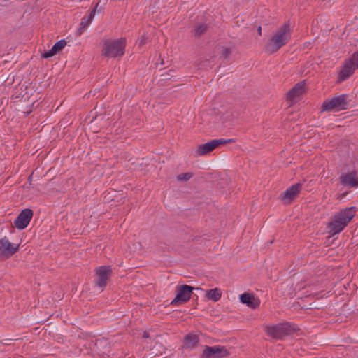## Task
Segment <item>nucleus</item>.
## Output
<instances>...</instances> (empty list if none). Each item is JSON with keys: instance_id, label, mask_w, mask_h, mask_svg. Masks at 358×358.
<instances>
[{"instance_id": "3", "label": "nucleus", "mask_w": 358, "mask_h": 358, "mask_svg": "<svg viewBox=\"0 0 358 358\" xmlns=\"http://www.w3.org/2000/svg\"><path fill=\"white\" fill-rule=\"evenodd\" d=\"M126 39L121 38L115 40L107 39L103 41L102 55L107 57H117L124 55Z\"/></svg>"}, {"instance_id": "24", "label": "nucleus", "mask_w": 358, "mask_h": 358, "mask_svg": "<svg viewBox=\"0 0 358 358\" xmlns=\"http://www.w3.org/2000/svg\"><path fill=\"white\" fill-rule=\"evenodd\" d=\"M231 54V50L229 48H223L222 49V57L224 59H227Z\"/></svg>"}, {"instance_id": "9", "label": "nucleus", "mask_w": 358, "mask_h": 358, "mask_svg": "<svg viewBox=\"0 0 358 358\" xmlns=\"http://www.w3.org/2000/svg\"><path fill=\"white\" fill-rule=\"evenodd\" d=\"M19 250V244L11 243L6 236L0 239V257L9 258Z\"/></svg>"}, {"instance_id": "23", "label": "nucleus", "mask_w": 358, "mask_h": 358, "mask_svg": "<svg viewBox=\"0 0 358 358\" xmlns=\"http://www.w3.org/2000/svg\"><path fill=\"white\" fill-rule=\"evenodd\" d=\"M348 62H352V64L357 69L358 68V50L352 55V57Z\"/></svg>"}, {"instance_id": "14", "label": "nucleus", "mask_w": 358, "mask_h": 358, "mask_svg": "<svg viewBox=\"0 0 358 358\" xmlns=\"http://www.w3.org/2000/svg\"><path fill=\"white\" fill-rule=\"evenodd\" d=\"M305 92V80L297 83L287 94V99L289 101L299 97Z\"/></svg>"}, {"instance_id": "19", "label": "nucleus", "mask_w": 358, "mask_h": 358, "mask_svg": "<svg viewBox=\"0 0 358 358\" xmlns=\"http://www.w3.org/2000/svg\"><path fill=\"white\" fill-rule=\"evenodd\" d=\"M199 338L197 335L189 334L184 338V345L186 348H194L199 343Z\"/></svg>"}, {"instance_id": "17", "label": "nucleus", "mask_w": 358, "mask_h": 358, "mask_svg": "<svg viewBox=\"0 0 358 358\" xmlns=\"http://www.w3.org/2000/svg\"><path fill=\"white\" fill-rule=\"evenodd\" d=\"M66 42L64 39L59 40L55 43V45L50 50L45 52L42 55V57L45 59L51 57L55 55L58 52L61 51L66 46Z\"/></svg>"}, {"instance_id": "5", "label": "nucleus", "mask_w": 358, "mask_h": 358, "mask_svg": "<svg viewBox=\"0 0 358 358\" xmlns=\"http://www.w3.org/2000/svg\"><path fill=\"white\" fill-rule=\"evenodd\" d=\"M297 330L295 325L289 322L280 323L276 325L267 326L266 331L267 334L275 339H282Z\"/></svg>"}, {"instance_id": "1", "label": "nucleus", "mask_w": 358, "mask_h": 358, "mask_svg": "<svg viewBox=\"0 0 358 358\" xmlns=\"http://www.w3.org/2000/svg\"><path fill=\"white\" fill-rule=\"evenodd\" d=\"M357 211V207L351 206L336 213L328 223L329 232L332 235L341 233L355 216Z\"/></svg>"}, {"instance_id": "26", "label": "nucleus", "mask_w": 358, "mask_h": 358, "mask_svg": "<svg viewBox=\"0 0 358 358\" xmlns=\"http://www.w3.org/2000/svg\"><path fill=\"white\" fill-rule=\"evenodd\" d=\"M257 32L259 36L262 35V27L260 26H259L257 28Z\"/></svg>"}, {"instance_id": "2", "label": "nucleus", "mask_w": 358, "mask_h": 358, "mask_svg": "<svg viewBox=\"0 0 358 358\" xmlns=\"http://www.w3.org/2000/svg\"><path fill=\"white\" fill-rule=\"evenodd\" d=\"M291 37V29L288 23H285L266 42L265 50L272 55L286 45Z\"/></svg>"}, {"instance_id": "12", "label": "nucleus", "mask_w": 358, "mask_h": 358, "mask_svg": "<svg viewBox=\"0 0 358 358\" xmlns=\"http://www.w3.org/2000/svg\"><path fill=\"white\" fill-rule=\"evenodd\" d=\"M229 355L227 349L224 346H208L205 347L203 355L206 358H222Z\"/></svg>"}, {"instance_id": "10", "label": "nucleus", "mask_w": 358, "mask_h": 358, "mask_svg": "<svg viewBox=\"0 0 358 358\" xmlns=\"http://www.w3.org/2000/svg\"><path fill=\"white\" fill-rule=\"evenodd\" d=\"M302 189L300 183H296L290 186L280 195V201L284 204H290L299 195Z\"/></svg>"}, {"instance_id": "21", "label": "nucleus", "mask_w": 358, "mask_h": 358, "mask_svg": "<svg viewBox=\"0 0 358 358\" xmlns=\"http://www.w3.org/2000/svg\"><path fill=\"white\" fill-rule=\"evenodd\" d=\"M208 29V25L205 23L196 24L194 28V34L196 37H200Z\"/></svg>"}, {"instance_id": "16", "label": "nucleus", "mask_w": 358, "mask_h": 358, "mask_svg": "<svg viewBox=\"0 0 358 358\" xmlns=\"http://www.w3.org/2000/svg\"><path fill=\"white\" fill-rule=\"evenodd\" d=\"M352 62H346L343 69L341 70L339 73V81H344L347 80L357 69L352 64Z\"/></svg>"}, {"instance_id": "25", "label": "nucleus", "mask_w": 358, "mask_h": 358, "mask_svg": "<svg viewBox=\"0 0 358 358\" xmlns=\"http://www.w3.org/2000/svg\"><path fill=\"white\" fill-rule=\"evenodd\" d=\"M148 37L145 35H143L139 41V46H142L147 43Z\"/></svg>"}, {"instance_id": "6", "label": "nucleus", "mask_w": 358, "mask_h": 358, "mask_svg": "<svg viewBox=\"0 0 358 358\" xmlns=\"http://www.w3.org/2000/svg\"><path fill=\"white\" fill-rule=\"evenodd\" d=\"M194 288L187 285H183L176 287V296L171 302L172 306L182 305L187 302L191 297V294Z\"/></svg>"}, {"instance_id": "20", "label": "nucleus", "mask_w": 358, "mask_h": 358, "mask_svg": "<svg viewBox=\"0 0 358 358\" xmlns=\"http://www.w3.org/2000/svg\"><path fill=\"white\" fill-rule=\"evenodd\" d=\"M222 292L218 288H214L208 290L206 293V296L208 299L215 302L219 301L221 298Z\"/></svg>"}, {"instance_id": "18", "label": "nucleus", "mask_w": 358, "mask_h": 358, "mask_svg": "<svg viewBox=\"0 0 358 358\" xmlns=\"http://www.w3.org/2000/svg\"><path fill=\"white\" fill-rule=\"evenodd\" d=\"M95 13L96 10H93L90 12V13L88 15H85L81 19L80 27L77 31L78 36H80L83 33V31L89 27V25L92 22V19L95 15Z\"/></svg>"}, {"instance_id": "8", "label": "nucleus", "mask_w": 358, "mask_h": 358, "mask_svg": "<svg viewBox=\"0 0 358 358\" xmlns=\"http://www.w3.org/2000/svg\"><path fill=\"white\" fill-rule=\"evenodd\" d=\"M233 142H235V140L232 138H229L226 140L222 138L214 139L210 142L198 145L196 152L198 155H204L213 151L220 145L227 144Z\"/></svg>"}, {"instance_id": "7", "label": "nucleus", "mask_w": 358, "mask_h": 358, "mask_svg": "<svg viewBox=\"0 0 358 358\" xmlns=\"http://www.w3.org/2000/svg\"><path fill=\"white\" fill-rule=\"evenodd\" d=\"M112 273L113 271L110 266H101L96 268V285L103 289L106 286L108 281L110 279Z\"/></svg>"}, {"instance_id": "22", "label": "nucleus", "mask_w": 358, "mask_h": 358, "mask_svg": "<svg viewBox=\"0 0 358 358\" xmlns=\"http://www.w3.org/2000/svg\"><path fill=\"white\" fill-rule=\"evenodd\" d=\"M193 176V173L190 172L181 173L177 176L178 181H187Z\"/></svg>"}, {"instance_id": "15", "label": "nucleus", "mask_w": 358, "mask_h": 358, "mask_svg": "<svg viewBox=\"0 0 358 358\" xmlns=\"http://www.w3.org/2000/svg\"><path fill=\"white\" fill-rule=\"evenodd\" d=\"M340 182L342 185L349 187H358V178L355 172H351L340 177Z\"/></svg>"}, {"instance_id": "13", "label": "nucleus", "mask_w": 358, "mask_h": 358, "mask_svg": "<svg viewBox=\"0 0 358 358\" xmlns=\"http://www.w3.org/2000/svg\"><path fill=\"white\" fill-rule=\"evenodd\" d=\"M240 301L248 307L255 309L260 305V300L253 294L243 293L240 295Z\"/></svg>"}, {"instance_id": "4", "label": "nucleus", "mask_w": 358, "mask_h": 358, "mask_svg": "<svg viewBox=\"0 0 358 358\" xmlns=\"http://www.w3.org/2000/svg\"><path fill=\"white\" fill-rule=\"evenodd\" d=\"M349 105V96L342 94L326 99L322 103V108L323 111H341L348 109Z\"/></svg>"}, {"instance_id": "27", "label": "nucleus", "mask_w": 358, "mask_h": 358, "mask_svg": "<svg viewBox=\"0 0 358 358\" xmlns=\"http://www.w3.org/2000/svg\"><path fill=\"white\" fill-rule=\"evenodd\" d=\"M143 337H144V338H148V337H149V334H148V333H147V332H144V334H143Z\"/></svg>"}, {"instance_id": "11", "label": "nucleus", "mask_w": 358, "mask_h": 358, "mask_svg": "<svg viewBox=\"0 0 358 358\" xmlns=\"http://www.w3.org/2000/svg\"><path fill=\"white\" fill-rule=\"evenodd\" d=\"M33 217V210L30 208L22 210L14 220V225L18 229H25Z\"/></svg>"}]
</instances>
